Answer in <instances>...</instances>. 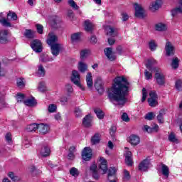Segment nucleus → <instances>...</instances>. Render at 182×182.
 <instances>
[{
  "label": "nucleus",
  "instance_id": "nucleus-8",
  "mask_svg": "<svg viewBox=\"0 0 182 182\" xmlns=\"http://www.w3.org/2000/svg\"><path fill=\"white\" fill-rule=\"evenodd\" d=\"M151 167V164L150 163V160L144 159L139 166V170L140 171H147L148 169Z\"/></svg>",
  "mask_w": 182,
  "mask_h": 182
},
{
  "label": "nucleus",
  "instance_id": "nucleus-28",
  "mask_svg": "<svg viewBox=\"0 0 182 182\" xmlns=\"http://www.w3.org/2000/svg\"><path fill=\"white\" fill-rule=\"evenodd\" d=\"M24 105L26 106H28L29 107H33V106H36V100H35L33 97L31 99H28L23 101Z\"/></svg>",
  "mask_w": 182,
  "mask_h": 182
},
{
  "label": "nucleus",
  "instance_id": "nucleus-59",
  "mask_svg": "<svg viewBox=\"0 0 182 182\" xmlns=\"http://www.w3.org/2000/svg\"><path fill=\"white\" fill-rule=\"evenodd\" d=\"M36 28L38 33H39L40 35H42V33H43V26L41 24H36Z\"/></svg>",
  "mask_w": 182,
  "mask_h": 182
},
{
  "label": "nucleus",
  "instance_id": "nucleus-56",
  "mask_svg": "<svg viewBox=\"0 0 182 182\" xmlns=\"http://www.w3.org/2000/svg\"><path fill=\"white\" fill-rule=\"evenodd\" d=\"M144 76L146 80H150V79L153 78V74L149 72L147 70H145L144 71Z\"/></svg>",
  "mask_w": 182,
  "mask_h": 182
},
{
  "label": "nucleus",
  "instance_id": "nucleus-31",
  "mask_svg": "<svg viewBox=\"0 0 182 182\" xmlns=\"http://www.w3.org/2000/svg\"><path fill=\"white\" fill-rule=\"evenodd\" d=\"M144 130L145 132H147L148 133H153V132H159V125H155L154 127H150L148 125L144 126Z\"/></svg>",
  "mask_w": 182,
  "mask_h": 182
},
{
  "label": "nucleus",
  "instance_id": "nucleus-33",
  "mask_svg": "<svg viewBox=\"0 0 182 182\" xmlns=\"http://www.w3.org/2000/svg\"><path fill=\"white\" fill-rule=\"evenodd\" d=\"M78 70L81 72V73H85L86 70H87V64L81 61L78 63Z\"/></svg>",
  "mask_w": 182,
  "mask_h": 182
},
{
  "label": "nucleus",
  "instance_id": "nucleus-17",
  "mask_svg": "<svg viewBox=\"0 0 182 182\" xmlns=\"http://www.w3.org/2000/svg\"><path fill=\"white\" fill-rule=\"evenodd\" d=\"M104 52H105V56H107V58H108L109 60H114V59H116V56L114 55V54H113L112 48H105Z\"/></svg>",
  "mask_w": 182,
  "mask_h": 182
},
{
  "label": "nucleus",
  "instance_id": "nucleus-23",
  "mask_svg": "<svg viewBox=\"0 0 182 182\" xmlns=\"http://www.w3.org/2000/svg\"><path fill=\"white\" fill-rule=\"evenodd\" d=\"M40 154L42 157H48L50 154V149L48 146H44L41 148Z\"/></svg>",
  "mask_w": 182,
  "mask_h": 182
},
{
  "label": "nucleus",
  "instance_id": "nucleus-36",
  "mask_svg": "<svg viewBox=\"0 0 182 182\" xmlns=\"http://www.w3.org/2000/svg\"><path fill=\"white\" fill-rule=\"evenodd\" d=\"M92 144H99L100 143V134H95L91 139Z\"/></svg>",
  "mask_w": 182,
  "mask_h": 182
},
{
  "label": "nucleus",
  "instance_id": "nucleus-24",
  "mask_svg": "<svg viewBox=\"0 0 182 182\" xmlns=\"http://www.w3.org/2000/svg\"><path fill=\"white\" fill-rule=\"evenodd\" d=\"M161 173L164 177L168 178V176H170V168L166 164H161Z\"/></svg>",
  "mask_w": 182,
  "mask_h": 182
},
{
  "label": "nucleus",
  "instance_id": "nucleus-14",
  "mask_svg": "<svg viewBox=\"0 0 182 182\" xmlns=\"http://www.w3.org/2000/svg\"><path fill=\"white\" fill-rule=\"evenodd\" d=\"M158 62L155 59H149L147 60V63L146 64V68L148 69L150 72H153V70H155V69H159L158 68H153L154 65H157Z\"/></svg>",
  "mask_w": 182,
  "mask_h": 182
},
{
  "label": "nucleus",
  "instance_id": "nucleus-46",
  "mask_svg": "<svg viewBox=\"0 0 182 182\" xmlns=\"http://www.w3.org/2000/svg\"><path fill=\"white\" fill-rule=\"evenodd\" d=\"M164 112L163 110H161L159 112V115L157 116V120L159 122V123H164Z\"/></svg>",
  "mask_w": 182,
  "mask_h": 182
},
{
  "label": "nucleus",
  "instance_id": "nucleus-55",
  "mask_svg": "<svg viewBox=\"0 0 182 182\" xmlns=\"http://www.w3.org/2000/svg\"><path fill=\"white\" fill-rule=\"evenodd\" d=\"M16 99L18 103H22V102H23V99H25V95L22 93H18L17 94Z\"/></svg>",
  "mask_w": 182,
  "mask_h": 182
},
{
  "label": "nucleus",
  "instance_id": "nucleus-37",
  "mask_svg": "<svg viewBox=\"0 0 182 182\" xmlns=\"http://www.w3.org/2000/svg\"><path fill=\"white\" fill-rule=\"evenodd\" d=\"M85 29L87 32H92L93 29V24L89 20H86L85 22Z\"/></svg>",
  "mask_w": 182,
  "mask_h": 182
},
{
  "label": "nucleus",
  "instance_id": "nucleus-42",
  "mask_svg": "<svg viewBox=\"0 0 182 182\" xmlns=\"http://www.w3.org/2000/svg\"><path fill=\"white\" fill-rule=\"evenodd\" d=\"M7 18L11 19V21H16L18 19V16L16 13L9 11L7 14Z\"/></svg>",
  "mask_w": 182,
  "mask_h": 182
},
{
  "label": "nucleus",
  "instance_id": "nucleus-50",
  "mask_svg": "<svg viewBox=\"0 0 182 182\" xmlns=\"http://www.w3.org/2000/svg\"><path fill=\"white\" fill-rule=\"evenodd\" d=\"M105 31H107V35L112 36L114 33V28H112L110 26H107L105 27Z\"/></svg>",
  "mask_w": 182,
  "mask_h": 182
},
{
  "label": "nucleus",
  "instance_id": "nucleus-22",
  "mask_svg": "<svg viewBox=\"0 0 182 182\" xmlns=\"http://www.w3.org/2000/svg\"><path fill=\"white\" fill-rule=\"evenodd\" d=\"M179 7H176L171 10L172 16H177L178 14H182V0L179 1Z\"/></svg>",
  "mask_w": 182,
  "mask_h": 182
},
{
  "label": "nucleus",
  "instance_id": "nucleus-13",
  "mask_svg": "<svg viewBox=\"0 0 182 182\" xmlns=\"http://www.w3.org/2000/svg\"><path fill=\"white\" fill-rule=\"evenodd\" d=\"M48 39L47 40V43L49 45V46H52L53 45H56V42H58V37L55 33H50L48 34Z\"/></svg>",
  "mask_w": 182,
  "mask_h": 182
},
{
  "label": "nucleus",
  "instance_id": "nucleus-52",
  "mask_svg": "<svg viewBox=\"0 0 182 182\" xmlns=\"http://www.w3.org/2000/svg\"><path fill=\"white\" fill-rule=\"evenodd\" d=\"M74 113L75 114V117H82V109H80V108L79 107H76L75 109Z\"/></svg>",
  "mask_w": 182,
  "mask_h": 182
},
{
  "label": "nucleus",
  "instance_id": "nucleus-2",
  "mask_svg": "<svg viewBox=\"0 0 182 182\" xmlns=\"http://www.w3.org/2000/svg\"><path fill=\"white\" fill-rule=\"evenodd\" d=\"M155 72L154 79L156 81L157 85L159 86H164L166 83V76L161 72L160 68H155Z\"/></svg>",
  "mask_w": 182,
  "mask_h": 182
},
{
  "label": "nucleus",
  "instance_id": "nucleus-45",
  "mask_svg": "<svg viewBox=\"0 0 182 182\" xmlns=\"http://www.w3.org/2000/svg\"><path fill=\"white\" fill-rule=\"evenodd\" d=\"M169 141L171 143H177L178 140L177 138L176 137V134H174V132H171L168 137Z\"/></svg>",
  "mask_w": 182,
  "mask_h": 182
},
{
  "label": "nucleus",
  "instance_id": "nucleus-26",
  "mask_svg": "<svg viewBox=\"0 0 182 182\" xmlns=\"http://www.w3.org/2000/svg\"><path fill=\"white\" fill-rule=\"evenodd\" d=\"M155 30L158 32H164L167 31V26L163 23H159L155 25Z\"/></svg>",
  "mask_w": 182,
  "mask_h": 182
},
{
  "label": "nucleus",
  "instance_id": "nucleus-19",
  "mask_svg": "<svg viewBox=\"0 0 182 182\" xmlns=\"http://www.w3.org/2000/svg\"><path fill=\"white\" fill-rule=\"evenodd\" d=\"M8 41V31L1 30L0 31V43H6Z\"/></svg>",
  "mask_w": 182,
  "mask_h": 182
},
{
  "label": "nucleus",
  "instance_id": "nucleus-3",
  "mask_svg": "<svg viewBox=\"0 0 182 182\" xmlns=\"http://www.w3.org/2000/svg\"><path fill=\"white\" fill-rule=\"evenodd\" d=\"M71 80L74 83V85L78 86V87L80 88L81 90H85V88L80 84V75L79 74V72H77V70H73Z\"/></svg>",
  "mask_w": 182,
  "mask_h": 182
},
{
  "label": "nucleus",
  "instance_id": "nucleus-49",
  "mask_svg": "<svg viewBox=\"0 0 182 182\" xmlns=\"http://www.w3.org/2000/svg\"><path fill=\"white\" fill-rule=\"evenodd\" d=\"M70 174L73 177H77V176H79V171L76 168H72L70 170Z\"/></svg>",
  "mask_w": 182,
  "mask_h": 182
},
{
  "label": "nucleus",
  "instance_id": "nucleus-40",
  "mask_svg": "<svg viewBox=\"0 0 182 182\" xmlns=\"http://www.w3.org/2000/svg\"><path fill=\"white\" fill-rule=\"evenodd\" d=\"M114 176H116V168L110 167L108 169V175H107L108 180H110V177H114Z\"/></svg>",
  "mask_w": 182,
  "mask_h": 182
},
{
  "label": "nucleus",
  "instance_id": "nucleus-15",
  "mask_svg": "<svg viewBox=\"0 0 182 182\" xmlns=\"http://www.w3.org/2000/svg\"><path fill=\"white\" fill-rule=\"evenodd\" d=\"M161 4H163L161 0H156L152 2L149 6L150 11H151L152 12H155V11H157L160 8V6H161Z\"/></svg>",
  "mask_w": 182,
  "mask_h": 182
},
{
  "label": "nucleus",
  "instance_id": "nucleus-39",
  "mask_svg": "<svg viewBox=\"0 0 182 182\" xmlns=\"http://www.w3.org/2000/svg\"><path fill=\"white\" fill-rule=\"evenodd\" d=\"M179 63L180 60L178 58L176 57L172 60L171 66H172L173 69H178Z\"/></svg>",
  "mask_w": 182,
  "mask_h": 182
},
{
  "label": "nucleus",
  "instance_id": "nucleus-29",
  "mask_svg": "<svg viewBox=\"0 0 182 182\" xmlns=\"http://www.w3.org/2000/svg\"><path fill=\"white\" fill-rule=\"evenodd\" d=\"M40 60L46 63V62H53L54 59L52 57L48 56L47 54H41L40 55Z\"/></svg>",
  "mask_w": 182,
  "mask_h": 182
},
{
  "label": "nucleus",
  "instance_id": "nucleus-62",
  "mask_svg": "<svg viewBox=\"0 0 182 182\" xmlns=\"http://www.w3.org/2000/svg\"><path fill=\"white\" fill-rule=\"evenodd\" d=\"M65 90L68 95H70V93L73 92V87L70 84H67L65 85Z\"/></svg>",
  "mask_w": 182,
  "mask_h": 182
},
{
  "label": "nucleus",
  "instance_id": "nucleus-6",
  "mask_svg": "<svg viewBox=\"0 0 182 182\" xmlns=\"http://www.w3.org/2000/svg\"><path fill=\"white\" fill-rule=\"evenodd\" d=\"M31 46L35 52L40 53L42 52V42L39 40H33L31 42Z\"/></svg>",
  "mask_w": 182,
  "mask_h": 182
},
{
  "label": "nucleus",
  "instance_id": "nucleus-41",
  "mask_svg": "<svg viewBox=\"0 0 182 182\" xmlns=\"http://www.w3.org/2000/svg\"><path fill=\"white\" fill-rule=\"evenodd\" d=\"M0 23H1L3 26H6V28H11V26H12V24H11V23L8 21V20L5 18H2L0 19Z\"/></svg>",
  "mask_w": 182,
  "mask_h": 182
},
{
  "label": "nucleus",
  "instance_id": "nucleus-34",
  "mask_svg": "<svg viewBox=\"0 0 182 182\" xmlns=\"http://www.w3.org/2000/svg\"><path fill=\"white\" fill-rule=\"evenodd\" d=\"M97 117H98V119H100V120H102L103 119H105V112H103V110H102L101 109L99 108H96L94 110Z\"/></svg>",
  "mask_w": 182,
  "mask_h": 182
},
{
  "label": "nucleus",
  "instance_id": "nucleus-51",
  "mask_svg": "<svg viewBox=\"0 0 182 182\" xmlns=\"http://www.w3.org/2000/svg\"><path fill=\"white\" fill-rule=\"evenodd\" d=\"M79 39H80V33H74L71 36V40L73 42H76L79 41Z\"/></svg>",
  "mask_w": 182,
  "mask_h": 182
},
{
  "label": "nucleus",
  "instance_id": "nucleus-1",
  "mask_svg": "<svg viewBox=\"0 0 182 182\" xmlns=\"http://www.w3.org/2000/svg\"><path fill=\"white\" fill-rule=\"evenodd\" d=\"M130 90V82L124 76H118L114 79L112 86L107 89V97L119 106H123L127 102V96Z\"/></svg>",
  "mask_w": 182,
  "mask_h": 182
},
{
  "label": "nucleus",
  "instance_id": "nucleus-47",
  "mask_svg": "<svg viewBox=\"0 0 182 182\" xmlns=\"http://www.w3.org/2000/svg\"><path fill=\"white\" fill-rule=\"evenodd\" d=\"M16 83L18 87H25V80L23 78H18Z\"/></svg>",
  "mask_w": 182,
  "mask_h": 182
},
{
  "label": "nucleus",
  "instance_id": "nucleus-25",
  "mask_svg": "<svg viewBox=\"0 0 182 182\" xmlns=\"http://www.w3.org/2000/svg\"><path fill=\"white\" fill-rule=\"evenodd\" d=\"M75 153H76V147L70 146L68 149V159L69 160H75Z\"/></svg>",
  "mask_w": 182,
  "mask_h": 182
},
{
  "label": "nucleus",
  "instance_id": "nucleus-38",
  "mask_svg": "<svg viewBox=\"0 0 182 182\" xmlns=\"http://www.w3.org/2000/svg\"><path fill=\"white\" fill-rule=\"evenodd\" d=\"M26 132H36L38 130V124H31L28 125L26 128Z\"/></svg>",
  "mask_w": 182,
  "mask_h": 182
},
{
  "label": "nucleus",
  "instance_id": "nucleus-12",
  "mask_svg": "<svg viewBox=\"0 0 182 182\" xmlns=\"http://www.w3.org/2000/svg\"><path fill=\"white\" fill-rule=\"evenodd\" d=\"M37 130H38L39 133L41 134H46L47 133H49L50 128L46 124H38Z\"/></svg>",
  "mask_w": 182,
  "mask_h": 182
},
{
  "label": "nucleus",
  "instance_id": "nucleus-5",
  "mask_svg": "<svg viewBox=\"0 0 182 182\" xmlns=\"http://www.w3.org/2000/svg\"><path fill=\"white\" fill-rule=\"evenodd\" d=\"M134 8L135 9V16L140 19H143V18H144V9H143L141 5L136 3L134 5Z\"/></svg>",
  "mask_w": 182,
  "mask_h": 182
},
{
  "label": "nucleus",
  "instance_id": "nucleus-64",
  "mask_svg": "<svg viewBox=\"0 0 182 182\" xmlns=\"http://www.w3.org/2000/svg\"><path fill=\"white\" fill-rule=\"evenodd\" d=\"M146 120H153L154 119V114L153 112L147 113L145 116Z\"/></svg>",
  "mask_w": 182,
  "mask_h": 182
},
{
  "label": "nucleus",
  "instance_id": "nucleus-16",
  "mask_svg": "<svg viewBox=\"0 0 182 182\" xmlns=\"http://www.w3.org/2000/svg\"><path fill=\"white\" fill-rule=\"evenodd\" d=\"M92 115L87 114L82 119V124L85 127H91L92 126Z\"/></svg>",
  "mask_w": 182,
  "mask_h": 182
},
{
  "label": "nucleus",
  "instance_id": "nucleus-54",
  "mask_svg": "<svg viewBox=\"0 0 182 182\" xmlns=\"http://www.w3.org/2000/svg\"><path fill=\"white\" fill-rule=\"evenodd\" d=\"M48 110L49 113H55L56 112V105L55 104H50L48 107Z\"/></svg>",
  "mask_w": 182,
  "mask_h": 182
},
{
  "label": "nucleus",
  "instance_id": "nucleus-21",
  "mask_svg": "<svg viewBox=\"0 0 182 182\" xmlns=\"http://www.w3.org/2000/svg\"><path fill=\"white\" fill-rule=\"evenodd\" d=\"M87 86L89 89L93 87V77L92 76V73H87L86 75Z\"/></svg>",
  "mask_w": 182,
  "mask_h": 182
},
{
  "label": "nucleus",
  "instance_id": "nucleus-18",
  "mask_svg": "<svg viewBox=\"0 0 182 182\" xmlns=\"http://www.w3.org/2000/svg\"><path fill=\"white\" fill-rule=\"evenodd\" d=\"M125 163L127 166H133V158L130 151L125 153Z\"/></svg>",
  "mask_w": 182,
  "mask_h": 182
},
{
  "label": "nucleus",
  "instance_id": "nucleus-4",
  "mask_svg": "<svg viewBox=\"0 0 182 182\" xmlns=\"http://www.w3.org/2000/svg\"><path fill=\"white\" fill-rule=\"evenodd\" d=\"M150 98L148 99V103L151 107H156L159 103L157 102V94L156 91H151L149 92Z\"/></svg>",
  "mask_w": 182,
  "mask_h": 182
},
{
  "label": "nucleus",
  "instance_id": "nucleus-63",
  "mask_svg": "<svg viewBox=\"0 0 182 182\" xmlns=\"http://www.w3.org/2000/svg\"><path fill=\"white\" fill-rule=\"evenodd\" d=\"M122 119L123 122H126L127 123L130 122V118H129V115H127V113L124 112L122 115Z\"/></svg>",
  "mask_w": 182,
  "mask_h": 182
},
{
  "label": "nucleus",
  "instance_id": "nucleus-61",
  "mask_svg": "<svg viewBox=\"0 0 182 182\" xmlns=\"http://www.w3.org/2000/svg\"><path fill=\"white\" fill-rule=\"evenodd\" d=\"M156 48H157V44L156 43V42H154V41H151L149 42V49L151 50H154Z\"/></svg>",
  "mask_w": 182,
  "mask_h": 182
},
{
  "label": "nucleus",
  "instance_id": "nucleus-53",
  "mask_svg": "<svg viewBox=\"0 0 182 182\" xmlns=\"http://www.w3.org/2000/svg\"><path fill=\"white\" fill-rule=\"evenodd\" d=\"M68 4L73 9H76V10L79 9V6L76 5V2H75V1L73 0H68Z\"/></svg>",
  "mask_w": 182,
  "mask_h": 182
},
{
  "label": "nucleus",
  "instance_id": "nucleus-58",
  "mask_svg": "<svg viewBox=\"0 0 182 182\" xmlns=\"http://www.w3.org/2000/svg\"><path fill=\"white\" fill-rule=\"evenodd\" d=\"M175 87L176 89H177L178 91H181L182 90V81L181 80H176Z\"/></svg>",
  "mask_w": 182,
  "mask_h": 182
},
{
  "label": "nucleus",
  "instance_id": "nucleus-9",
  "mask_svg": "<svg viewBox=\"0 0 182 182\" xmlns=\"http://www.w3.org/2000/svg\"><path fill=\"white\" fill-rule=\"evenodd\" d=\"M82 156L83 160H85V161H89V160L92 159V149H90V147L84 148Z\"/></svg>",
  "mask_w": 182,
  "mask_h": 182
},
{
  "label": "nucleus",
  "instance_id": "nucleus-30",
  "mask_svg": "<svg viewBox=\"0 0 182 182\" xmlns=\"http://www.w3.org/2000/svg\"><path fill=\"white\" fill-rule=\"evenodd\" d=\"M46 73V71L45 70V68H43V65H38V69L36 72V75L38 77H43Z\"/></svg>",
  "mask_w": 182,
  "mask_h": 182
},
{
  "label": "nucleus",
  "instance_id": "nucleus-57",
  "mask_svg": "<svg viewBox=\"0 0 182 182\" xmlns=\"http://www.w3.org/2000/svg\"><path fill=\"white\" fill-rule=\"evenodd\" d=\"M146 99H147V90L146 88L142 89V98H141V102L142 103L146 102Z\"/></svg>",
  "mask_w": 182,
  "mask_h": 182
},
{
  "label": "nucleus",
  "instance_id": "nucleus-10",
  "mask_svg": "<svg viewBox=\"0 0 182 182\" xmlns=\"http://www.w3.org/2000/svg\"><path fill=\"white\" fill-rule=\"evenodd\" d=\"M165 50L166 52V56L174 55V46L171 44V42L167 41L166 43Z\"/></svg>",
  "mask_w": 182,
  "mask_h": 182
},
{
  "label": "nucleus",
  "instance_id": "nucleus-7",
  "mask_svg": "<svg viewBox=\"0 0 182 182\" xmlns=\"http://www.w3.org/2000/svg\"><path fill=\"white\" fill-rule=\"evenodd\" d=\"M50 46V49H51V53L55 57L58 56L59 55L60 50H62V49H63V46H62V44H60V43H56V44Z\"/></svg>",
  "mask_w": 182,
  "mask_h": 182
},
{
  "label": "nucleus",
  "instance_id": "nucleus-27",
  "mask_svg": "<svg viewBox=\"0 0 182 182\" xmlns=\"http://www.w3.org/2000/svg\"><path fill=\"white\" fill-rule=\"evenodd\" d=\"M90 49H84L80 51V58L82 60L86 59L88 56H90Z\"/></svg>",
  "mask_w": 182,
  "mask_h": 182
},
{
  "label": "nucleus",
  "instance_id": "nucleus-32",
  "mask_svg": "<svg viewBox=\"0 0 182 182\" xmlns=\"http://www.w3.org/2000/svg\"><path fill=\"white\" fill-rule=\"evenodd\" d=\"M24 36H26L27 39H33V38H35V31L31 29H26L24 33Z\"/></svg>",
  "mask_w": 182,
  "mask_h": 182
},
{
  "label": "nucleus",
  "instance_id": "nucleus-20",
  "mask_svg": "<svg viewBox=\"0 0 182 182\" xmlns=\"http://www.w3.org/2000/svg\"><path fill=\"white\" fill-rule=\"evenodd\" d=\"M129 143L132 146H137L140 143V137L137 135L132 134L129 136Z\"/></svg>",
  "mask_w": 182,
  "mask_h": 182
},
{
  "label": "nucleus",
  "instance_id": "nucleus-60",
  "mask_svg": "<svg viewBox=\"0 0 182 182\" xmlns=\"http://www.w3.org/2000/svg\"><path fill=\"white\" fill-rule=\"evenodd\" d=\"M6 75V70L2 68V63H0V77H4Z\"/></svg>",
  "mask_w": 182,
  "mask_h": 182
},
{
  "label": "nucleus",
  "instance_id": "nucleus-48",
  "mask_svg": "<svg viewBox=\"0 0 182 182\" xmlns=\"http://www.w3.org/2000/svg\"><path fill=\"white\" fill-rule=\"evenodd\" d=\"M130 178H131L130 173L127 170L124 169L123 180L124 181H129V180H130Z\"/></svg>",
  "mask_w": 182,
  "mask_h": 182
},
{
  "label": "nucleus",
  "instance_id": "nucleus-44",
  "mask_svg": "<svg viewBox=\"0 0 182 182\" xmlns=\"http://www.w3.org/2000/svg\"><path fill=\"white\" fill-rule=\"evenodd\" d=\"M38 90L43 93V92H46L48 88L46 87V84L43 82H41L38 85Z\"/></svg>",
  "mask_w": 182,
  "mask_h": 182
},
{
  "label": "nucleus",
  "instance_id": "nucleus-35",
  "mask_svg": "<svg viewBox=\"0 0 182 182\" xmlns=\"http://www.w3.org/2000/svg\"><path fill=\"white\" fill-rule=\"evenodd\" d=\"M95 87L100 95L105 92V88H103L102 83L96 82L95 83Z\"/></svg>",
  "mask_w": 182,
  "mask_h": 182
},
{
  "label": "nucleus",
  "instance_id": "nucleus-43",
  "mask_svg": "<svg viewBox=\"0 0 182 182\" xmlns=\"http://www.w3.org/2000/svg\"><path fill=\"white\" fill-rule=\"evenodd\" d=\"M9 177L12 180V181L14 182H17L21 180V178L18 176H15V173H14V172H9Z\"/></svg>",
  "mask_w": 182,
  "mask_h": 182
},
{
  "label": "nucleus",
  "instance_id": "nucleus-11",
  "mask_svg": "<svg viewBox=\"0 0 182 182\" xmlns=\"http://www.w3.org/2000/svg\"><path fill=\"white\" fill-rule=\"evenodd\" d=\"M99 168L102 171V174H106V173H107V161L103 157L100 159Z\"/></svg>",
  "mask_w": 182,
  "mask_h": 182
}]
</instances>
